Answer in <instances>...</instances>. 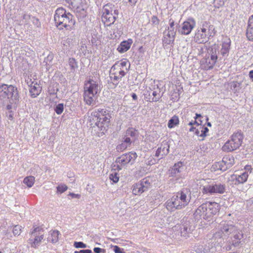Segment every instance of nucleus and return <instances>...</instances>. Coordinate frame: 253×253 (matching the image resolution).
Here are the masks:
<instances>
[{"mask_svg":"<svg viewBox=\"0 0 253 253\" xmlns=\"http://www.w3.org/2000/svg\"><path fill=\"white\" fill-rule=\"evenodd\" d=\"M19 94L16 86L5 84H0V101H8L6 109L10 110L16 107L19 101Z\"/></svg>","mask_w":253,"mask_h":253,"instance_id":"obj_1","label":"nucleus"},{"mask_svg":"<svg viewBox=\"0 0 253 253\" xmlns=\"http://www.w3.org/2000/svg\"><path fill=\"white\" fill-rule=\"evenodd\" d=\"M191 200V191L188 188H184L176 193L166 203L168 211H174L181 210L185 207Z\"/></svg>","mask_w":253,"mask_h":253,"instance_id":"obj_2","label":"nucleus"},{"mask_svg":"<svg viewBox=\"0 0 253 253\" xmlns=\"http://www.w3.org/2000/svg\"><path fill=\"white\" fill-rule=\"evenodd\" d=\"M54 21L59 30H71L75 24L74 16L61 7L57 8L54 14Z\"/></svg>","mask_w":253,"mask_h":253,"instance_id":"obj_3","label":"nucleus"},{"mask_svg":"<svg viewBox=\"0 0 253 253\" xmlns=\"http://www.w3.org/2000/svg\"><path fill=\"white\" fill-rule=\"evenodd\" d=\"M91 116L95 121V126L100 131L98 136H102L107 132L110 124L111 118L110 111L106 109L98 108L91 113Z\"/></svg>","mask_w":253,"mask_h":253,"instance_id":"obj_4","label":"nucleus"},{"mask_svg":"<svg viewBox=\"0 0 253 253\" xmlns=\"http://www.w3.org/2000/svg\"><path fill=\"white\" fill-rule=\"evenodd\" d=\"M100 91V86L96 81L90 78L86 81L84 92V99L86 104H93Z\"/></svg>","mask_w":253,"mask_h":253,"instance_id":"obj_5","label":"nucleus"},{"mask_svg":"<svg viewBox=\"0 0 253 253\" xmlns=\"http://www.w3.org/2000/svg\"><path fill=\"white\" fill-rule=\"evenodd\" d=\"M216 33L214 26L210 22L204 21L198 28L194 36V39L199 43L207 42L210 37H213Z\"/></svg>","mask_w":253,"mask_h":253,"instance_id":"obj_6","label":"nucleus"},{"mask_svg":"<svg viewBox=\"0 0 253 253\" xmlns=\"http://www.w3.org/2000/svg\"><path fill=\"white\" fill-rule=\"evenodd\" d=\"M102 13V21L106 26H110L118 18L119 10L114 4L108 3L103 7Z\"/></svg>","mask_w":253,"mask_h":253,"instance_id":"obj_7","label":"nucleus"},{"mask_svg":"<svg viewBox=\"0 0 253 253\" xmlns=\"http://www.w3.org/2000/svg\"><path fill=\"white\" fill-rule=\"evenodd\" d=\"M137 157L136 153L133 152L124 154L116 159L115 161L116 164L113 165V168L115 170L120 171L127 165H132Z\"/></svg>","mask_w":253,"mask_h":253,"instance_id":"obj_8","label":"nucleus"},{"mask_svg":"<svg viewBox=\"0 0 253 253\" xmlns=\"http://www.w3.org/2000/svg\"><path fill=\"white\" fill-rule=\"evenodd\" d=\"M243 137V134L241 131L234 132L231 136L230 139L223 146V151L232 152L238 149L242 143Z\"/></svg>","mask_w":253,"mask_h":253,"instance_id":"obj_9","label":"nucleus"},{"mask_svg":"<svg viewBox=\"0 0 253 253\" xmlns=\"http://www.w3.org/2000/svg\"><path fill=\"white\" fill-rule=\"evenodd\" d=\"M220 232L225 236H229L233 234L234 238L240 240L243 238V234L238 229L237 227L230 221H223L219 226Z\"/></svg>","mask_w":253,"mask_h":253,"instance_id":"obj_10","label":"nucleus"},{"mask_svg":"<svg viewBox=\"0 0 253 253\" xmlns=\"http://www.w3.org/2000/svg\"><path fill=\"white\" fill-rule=\"evenodd\" d=\"M194 227L191 225V222L187 219H183L181 223L176 224L173 227L172 230L175 232V234L183 237H188L194 230Z\"/></svg>","mask_w":253,"mask_h":253,"instance_id":"obj_11","label":"nucleus"},{"mask_svg":"<svg viewBox=\"0 0 253 253\" xmlns=\"http://www.w3.org/2000/svg\"><path fill=\"white\" fill-rule=\"evenodd\" d=\"M151 185V178L145 177L132 185V193L133 195L139 196L147 191L150 188Z\"/></svg>","mask_w":253,"mask_h":253,"instance_id":"obj_12","label":"nucleus"},{"mask_svg":"<svg viewBox=\"0 0 253 253\" xmlns=\"http://www.w3.org/2000/svg\"><path fill=\"white\" fill-rule=\"evenodd\" d=\"M169 24V26L163 32L162 41L163 45L165 46L173 42L176 32V29L174 27V22L173 20L170 19Z\"/></svg>","mask_w":253,"mask_h":253,"instance_id":"obj_13","label":"nucleus"},{"mask_svg":"<svg viewBox=\"0 0 253 253\" xmlns=\"http://www.w3.org/2000/svg\"><path fill=\"white\" fill-rule=\"evenodd\" d=\"M225 185L220 183H213L204 186L202 192L204 194L212 195L216 194H222L225 191Z\"/></svg>","mask_w":253,"mask_h":253,"instance_id":"obj_14","label":"nucleus"},{"mask_svg":"<svg viewBox=\"0 0 253 253\" xmlns=\"http://www.w3.org/2000/svg\"><path fill=\"white\" fill-rule=\"evenodd\" d=\"M210 56L206 59V63L207 64L208 69L212 68L216 63L218 58L220 60L222 58L219 50V47L215 44L211 47V49L208 52Z\"/></svg>","mask_w":253,"mask_h":253,"instance_id":"obj_15","label":"nucleus"},{"mask_svg":"<svg viewBox=\"0 0 253 253\" xmlns=\"http://www.w3.org/2000/svg\"><path fill=\"white\" fill-rule=\"evenodd\" d=\"M31 232L32 236L30 241L31 242V247L36 248L41 241L43 239V229L41 227H35Z\"/></svg>","mask_w":253,"mask_h":253,"instance_id":"obj_16","label":"nucleus"},{"mask_svg":"<svg viewBox=\"0 0 253 253\" xmlns=\"http://www.w3.org/2000/svg\"><path fill=\"white\" fill-rule=\"evenodd\" d=\"M235 163L234 158L230 155H226L222 158V161L215 165L216 169L222 171H226L232 167Z\"/></svg>","mask_w":253,"mask_h":253,"instance_id":"obj_17","label":"nucleus"},{"mask_svg":"<svg viewBox=\"0 0 253 253\" xmlns=\"http://www.w3.org/2000/svg\"><path fill=\"white\" fill-rule=\"evenodd\" d=\"M205 206L207 209V217L208 219L215 215L219 211L220 206L216 202H206Z\"/></svg>","mask_w":253,"mask_h":253,"instance_id":"obj_18","label":"nucleus"},{"mask_svg":"<svg viewBox=\"0 0 253 253\" xmlns=\"http://www.w3.org/2000/svg\"><path fill=\"white\" fill-rule=\"evenodd\" d=\"M184 165L181 162H178L175 164L169 169V176L178 179L181 177V173L184 169Z\"/></svg>","mask_w":253,"mask_h":253,"instance_id":"obj_19","label":"nucleus"},{"mask_svg":"<svg viewBox=\"0 0 253 253\" xmlns=\"http://www.w3.org/2000/svg\"><path fill=\"white\" fill-rule=\"evenodd\" d=\"M195 25L196 22L194 19L189 18L187 21L183 22L181 29L179 30V32L182 35H188L191 33Z\"/></svg>","mask_w":253,"mask_h":253,"instance_id":"obj_20","label":"nucleus"},{"mask_svg":"<svg viewBox=\"0 0 253 253\" xmlns=\"http://www.w3.org/2000/svg\"><path fill=\"white\" fill-rule=\"evenodd\" d=\"M231 40L228 37H225L223 39L221 48L219 51L220 55L222 57H227L228 56L229 50L230 49Z\"/></svg>","mask_w":253,"mask_h":253,"instance_id":"obj_21","label":"nucleus"},{"mask_svg":"<svg viewBox=\"0 0 253 253\" xmlns=\"http://www.w3.org/2000/svg\"><path fill=\"white\" fill-rule=\"evenodd\" d=\"M205 203H203L200 205L195 211L194 215V217L199 220L200 219H208V217H207V209H206Z\"/></svg>","mask_w":253,"mask_h":253,"instance_id":"obj_22","label":"nucleus"},{"mask_svg":"<svg viewBox=\"0 0 253 253\" xmlns=\"http://www.w3.org/2000/svg\"><path fill=\"white\" fill-rule=\"evenodd\" d=\"M42 91V87L37 83L33 82L30 86L29 91L32 98L37 97Z\"/></svg>","mask_w":253,"mask_h":253,"instance_id":"obj_23","label":"nucleus"},{"mask_svg":"<svg viewBox=\"0 0 253 253\" xmlns=\"http://www.w3.org/2000/svg\"><path fill=\"white\" fill-rule=\"evenodd\" d=\"M249 176L248 172L244 171L242 172L241 174H234L232 176V178L233 180H236L235 184H242L247 181L248 178Z\"/></svg>","mask_w":253,"mask_h":253,"instance_id":"obj_24","label":"nucleus"},{"mask_svg":"<svg viewBox=\"0 0 253 253\" xmlns=\"http://www.w3.org/2000/svg\"><path fill=\"white\" fill-rule=\"evenodd\" d=\"M246 36L249 41H253V15L250 16L248 20Z\"/></svg>","mask_w":253,"mask_h":253,"instance_id":"obj_25","label":"nucleus"},{"mask_svg":"<svg viewBox=\"0 0 253 253\" xmlns=\"http://www.w3.org/2000/svg\"><path fill=\"white\" fill-rule=\"evenodd\" d=\"M132 43V40L130 39L127 41H124L118 46L117 50L120 53H124L130 48Z\"/></svg>","mask_w":253,"mask_h":253,"instance_id":"obj_26","label":"nucleus"},{"mask_svg":"<svg viewBox=\"0 0 253 253\" xmlns=\"http://www.w3.org/2000/svg\"><path fill=\"white\" fill-rule=\"evenodd\" d=\"M169 145L166 141H163L162 142L161 146L159 148V156H165L168 154L169 151Z\"/></svg>","mask_w":253,"mask_h":253,"instance_id":"obj_27","label":"nucleus"},{"mask_svg":"<svg viewBox=\"0 0 253 253\" xmlns=\"http://www.w3.org/2000/svg\"><path fill=\"white\" fill-rule=\"evenodd\" d=\"M32 16L28 14L26 12H23L21 14V16L19 19V22L20 25L28 24L30 20L31 19Z\"/></svg>","mask_w":253,"mask_h":253,"instance_id":"obj_28","label":"nucleus"},{"mask_svg":"<svg viewBox=\"0 0 253 253\" xmlns=\"http://www.w3.org/2000/svg\"><path fill=\"white\" fill-rule=\"evenodd\" d=\"M120 67L124 70L126 72L129 70L130 67V63L129 61L126 59H123L121 61H117L116 62Z\"/></svg>","mask_w":253,"mask_h":253,"instance_id":"obj_29","label":"nucleus"},{"mask_svg":"<svg viewBox=\"0 0 253 253\" xmlns=\"http://www.w3.org/2000/svg\"><path fill=\"white\" fill-rule=\"evenodd\" d=\"M110 78L114 87H116L118 85L120 81L122 79V78L118 76L117 74L113 72H110Z\"/></svg>","mask_w":253,"mask_h":253,"instance_id":"obj_30","label":"nucleus"},{"mask_svg":"<svg viewBox=\"0 0 253 253\" xmlns=\"http://www.w3.org/2000/svg\"><path fill=\"white\" fill-rule=\"evenodd\" d=\"M126 135L135 140L138 136V132L134 128L129 127L126 130Z\"/></svg>","mask_w":253,"mask_h":253,"instance_id":"obj_31","label":"nucleus"},{"mask_svg":"<svg viewBox=\"0 0 253 253\" xmlns=\"http://www.w3.org/2000/svg\"><path fill=\"white\" fill-rule=\"evenodd\" d=\"M59 232L57 230L53 231L49 237L47 238V240L49 242L52 243H55L58 241V236Z\"/></svg>","mask_w":253,"mask_h":253,"instance_id":"obj_32","label":"nucleus"},{"mask_svg":"<svg viewBox=\"0 0 253 253\" xmlns=\"http://www.w3.org/2000/svg\"><path fill=\"white\" fill-rule=\"evenodd\" d=\"M179 118L176 116H173L169 121L168 126L169 128H173L178 125Z\"/></svg>","mask_w":253,"mask_h":253,"instance_id":"obj_33","label":"nucleus"},{"mask_svg":"<svg viewBox=\"0 0 253 253\" xmlns=\"http://www.w3.org/2000/svg\"><path fill=\"white\" fill-rule=\"evenodd\" d=\"M68 63L70 67L71 72L74 73L78 67L76 59L74 58H70L69 59Z\"/></svg>","mask_w":253,"mask_h":253,"instance_id":"obj_34","label":"nucleus"},{"mask_svg":"<svg viewBox=\"0 0 253 253\" xmlns=\"http://www.w3.org/2000/svg\"><path fill=\"white\" fill-rule=\"evenodd\" d=\"M157 92L156 91H151L148 96H146L147 101L150 102H156L158 100V98L157 97Z\"/></svg>","mask_w":253,"mask_h":253,"instance_id":"obj_35","label":"nucleus"},{"mask_svg":"<svg viewBox=\"0 0 253 253\" xmlns=\"http://www.w3.org/2000/svg\"><path fill=\"white\" fill-rule=\"evenodd\" d=\"M23 183L28 187H31L35 183V177L33 176H27L24 178Z\"/></svg>","mask_w":253,"mask_h":253,"instance_id":"obj_36","label":"nucleus"},{"mask_svg":"<svg viewBox=\"0 0 253 253\" xmlns=\"http://www.w3.org/2000/svg\"><path fill=\"white\" fill-rule=\"evenodd\" d=\"M64 108V105L63 103H59L55 106L54 110L57 114L60 115L63 112Z\"/></svg>","mask_w":253,"mask_h":253,"instance_id":"obj_37","label":"nucleus"},{"mask_svg":"<svg viewBox=\"0 0 253 253\" xmlns=\"http://www.w3.org/2000/svg\"><path fill=\"white\" fill-rule=\"evenodd\" d=\"M53 56L52 55H48L46 57L44 58L43 63H45L46 69H48L50 67L51 64L50 63L53 60Z\"/></svg>","mask_w":253,"mask_h":253,"instance_id":"obj_38","label":"nucleus"},{"mask_svg":"<svg viewBox=\"0 0 253 253\" xmlns=\"http://www.w3.org/2000/svg\"><path fill=\"white\" fill-rule=\"evenodd\" d=\"M241 83H239L238 82H236V81H233L232 83H231V88L235 91H238V90H239L240 89H241Z\"/></svg>","mask_w":253,"mask_h":253,"instance_id":"obj_39","label":"nucleus"},{"mask_svg":"<svg viewBox=\"0 0 253 253\" xmlns=\"http://www.w3.org/2000/svg\"><path fill=\"white\" fill-rule=\"evenodd\" d=\"M109 178L114 183H116L118 182L119 180V174L116 172L110 174Z\"/></svg>","mask_w":253,"mask_h":253,"instance_id":"obj_40","label":"nucleus"},{"mask_svg":"<svg viewBox=\"0 0 253 253\" xmlns=\"http://www.w3.org/2000/svg\"><path fill=\"white\" fill-rule=\"evenodd\" d=\"M22 226L16 225L13 228V233L14 236L19 235L21 232Z\"/></svg>","mask_w":253,"mask_h":253,"instance_id":"obj_41","label":"nucleus"},{"mask_svg":"<svg viewBox=\"0 0 253 253\" xmlns=\"http://www.w3.org/2000/svg\"><path fill=\"white\" fill-rule=\"evenodd\" d=\"M128 146L127 144H126L124 142H122L121 144L118 145L116 147V150L118 152H123L126 150Z\"/></svg>","mask_w":253,"mask_h":253,"instance_id":"obj_42","label":"nucleus"},{"mask_svg":"<svg viewBox=\"0 0 253 253\" xmlns=\"http://www.w3.org/2000/svg\"><path fill=\"white\" fill-rule=\"evenodd\" d=\"M227 0H214L213 4L217 8L223 6Z\"/></svg>","mask_w":253,"mask_h":253,"instance_id":"obj_43","label":"nucleus"},{"mask_svg":"<svg viewBox=\"0 0 253 253\" xmlns=\"http://www.w3.org/2000/svg\"><path fill=\"white\" fill-rule=\"evenodd\" d=\"M68 189V187L65 184H60L57 187V192L62 193Z\"/></svg>","mask_w":253,"mask_h":253,"instance_id":"obj_44","label":"nucleus"},{"mask_svg":"<svg viewBox=\"0 0 253 253\" xmlns=\"http://www.w3.org/2000/svg\"><path fill=\"white\" fill-rule=\"evenodd\" d=\"M122 34L123 32L122 30L119 29L118 27L113 29V35H114V38H119Z\"/></svg>","mask_w":253,"mask_h":253,"instance_id":"obj_45","label":"nucleus"},{"mask_svg":"<svg viewBox=\"0 0 253 253\" xmlns=\"http://www.w3.org/2000/svg\"><path fill=\"white\" fill-rule=\"evenodd\" d=\"M115 70H118L119 71H124L125 72V73H127L124 70L122 69V68L120 67V66H119V65H118L116 63L111 68L110 72H114V71H115Z\"/></svg>","mask_w":253,"mask_h":253,"instance_id":"obj_46","label":"nucleus"},{"mask_svg":"<svg viewBox=\"0 0 253 253\" xmlns=\"http://www.w3.org/2000/svg\"><path fill=\"white\" fill-rule=\"evenodd\" d=\"M74 246L76 248H85L86 247V245L82 242H75Z\"/></svg>","mask_w":253,"mask_h":253,"instance_id":"obj_47","label":"nucleus"},{"mask_svg":"<svg viewBox=\"0 0 253 253\" xmlns=\"http://www.w3.org/2000/svg\"><path fill=\"white\" fill-rule=\"evenodd\" d=\"M201 132L202 135V137H205L207 135V133L209 131V129L207 127H205L202 125H201Z\"/></svg>","mask_w":253,"mask_h":253,"instance_id":"obj_48","label":"nucleus"},{"mask_svg":"<svg viewBox=\"0 0 253 253\" xmlns=\"http://www.w3.org/2000/svg\"><path fill=\"white\" fill-rule=\"evenodd\" d=\"M31 20L32 21L33 24L36 26L37 27H39L41 26V23L37 18L32 16Z\"/></svg>","mask_w":253,"mask_h":253,"instance_id":"obj_49","label":"nucleus"},{"mask_svg":"<svg viewBox=\"0 0 253 253\" xmlns=\"http://www.w3.org/2000/svg\"><path fill=\"white\" fill-rule=\"evenodd\" d=\"M113 251L115 253H125L123 249L120 248L118 246H113Z\"/></svg>","mask_w":253,"mask_h":253,"instance_id":"obj_50","label":"nucleus"},{"mask_svg":"<svg viewBox=\"0 0 253 253\" xmlns=\"http://www.w3.org/2000/svg\"><path fill=\"white\" fill-rule=\"evenodd\" d=\"M126 137L123 142L126 144H127V145L129 146L130 145L132 142L134 141V140L127 136L126 135Z\"/></svg>","mask_w":253,"mask_h":253,"instance_id":"obj_51","label":"nucleus"},{"mask_svg":"<svg viewBox=\"0 0 253 253\" xmlns=\"http://www.w3.org/2000/svg\"><path fill=\"white\" fill-rule=\"evenodd\" d=\"M113 72L115 73V74H117V75L118 76H120L122 78L123 77H124L126 75V73H125V72L124 71H119L118 70H115Z\"/></svg>","mask_w":253,"mask_h":253,"instance_id":"obj_52","label":"nucleus"},{"mask_svg":"<svg viewBox=\"0 0 253 253\" xmlns=\"http://www.w3.org/2000/svg\"><path fill=\"white\" fill-rule=\"evenodd\" d=\"M93 251L95 253H105L106 251L105 249H101L100 248L95 247L94 248Z\"/></svg>","mask_w":253,"mask_h":253,"instance_id":"obj_53","label":"nucleus"},{"mask_svg":"<svg viewBox=\"0 0 253 253\" xmlns=\"http://www.w3.org/2000/svg\"><path fill=\"white\" fill-rule=\"evenodd\" d=\"M75 253H92V251L90 250H81L80 251H75Z\"/></svg>","mask_w":253,"mask_h":253,"instance_id":"obj_54","label":"nucleus"},{"mask_svg":"<svg viewBox=\"0 0 253 253\" xmlns=\"http://www.w3.org/2000/svg\"><path fill=\"white\" fill-rule=\"evenodd\" d=\"M68 195L72 197V198L80 199L81 197V195L74 194L73 193H69Z\"/></svg>","mask_w":253,"mask_h":253,"instance_id":"obj_55","label":"nucleus"},{"mask_svg":"<svg viewBox=\"0 0 253 253\" xmlns=\"http://www.w3.org/2000/svg\"><path fill=\"white\" fill-rule=\"evenodd\" d=\"M66 2L71 6L74 7L76 0H65Z\"/></svg>","mask_w":253,"mask_h":253,"instance_id":"obj_56","label":"nucleus"},{"mask_svg":"<svg viewBox=\"0 0 253 253\" xmlns=\"http://www.w3.org/2000/svg\"><path fill=\"white\" fill-rule=\"evenodd\" d=\"M201 128L200 125V126H199V127L198 128L196 129L195 134L198 136L202 137V135L201 132Z\"/></svg>","mask_w":253,"mask_h":253,"instance_id":"obj_57","label":"nucleus"},{"mask_svg":"<svg viewBox=\"0 0 253 253\" xmlns=\"http://www.w3.org/2000/svg\"><path fill=\"white\" fill-rule=\"evenodd\" d=\"M58 91V89L57 88L56 91L54 89H49L48 92L50 95L56 94L57 92Z\"/></svg>","mask_w":253,"mask_h":253,"instance_id":"obj_58","label":"nucleus"},{"mask_svg":"<svg viewBox=\"0 0 253 253\" xmlns=\"http://www.w3.org/2000/svg\"><path fill=\"white\" fill-rule=\"evenodd\" d=\"M157 21H158L157 17L156 16H153V17L152 18V22H153V23L155 24H157V23H158Z\"/></svg>","mask_w":253,"mask_h":253,"instance_id":"obj_59","label":"nucleus"},{"mask_svg":"<svg viewBox=\"0 0 253 253\" xmlns=\"http://www.w3.org/2000/svg\"><path fill=\"white\" fill-rule=\"evenodd\" d=\"M137 0H128V2L131 6L134 5L137 2Z\"/></svg>","mask_w":253,"mask_h":253,"instance_id":"obj_60","label":"nucleus"},{"mask_svg":"<svg viewBox=\"0 0 253 253\" xmlns=\"http://www.w3.org/2000/svg\"><path fill=\"white\" fill-rule=\"evenodd\" d=\"M131 97H132V98L133 100H137V95H136L135 93H132V94H131Z\"/></svg>","mask_w":253,"mask_h":253,"instance_id":"obj_61","label":"nucleus"},{"mask_svg":"<svg viewBox=\"0 0 253 253\" xmlns=\"http://www.w3.org/2000/svg\"><path fill=\"white\" fill-rule=\"evenodd\" d=\"M249 77L252 80V81L253 82V70H251L249 72Z\"/></svg>","mask_w":253,"mask_h":253,"instance_id":"obj_62","label":"nucleus"},{"mask_svg":"<svg viewBox=\"0 0 253 253\" xmlns=\"http://www.w3.org/2000/svg\"><path fill=\"white\" fill-rule=\"evenodd\" d=\"M197 124L198 125H199V124L197 123V122L195 120L193 122H190L189 123L188 125L189 126H192V125L193 124Z\"/></svg>","mask_w":253,"mask_h":253,"instance_id":"obj_63","label":"nucleus"},{"mask_svg":"<svg viewBox=\"0 0 253 253\" xmlns=\"http://www.w3.org/2000/svg\"><path fill=\"white\" fill-rule=\"evenodd\" d=\"M202 118L201 115L198 114H196V116L194 118L195 120L199 119V118Z\"/></svg>","mask_w":253,"mask_h":253,"instance_id":"obj_64","label":"nucleus"}]
</instances>
